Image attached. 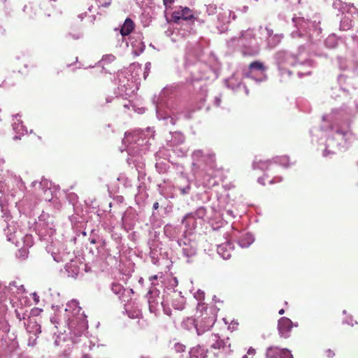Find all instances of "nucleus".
I'll return each instance as SVG.
<instances>
[{"label":"nucleus","mask_w":358,"mask_h":358,"mask_svg":"<svg viewBox=\"0 0 358 358\" xmlns=\"http://www.w3.org/2000/svg\"><path fill=\"white\" fill-rule=\"evenodd\" d=\"M183 301H184V299H182V297L177 295L176 298L173 299V300H172V306L176 310H182L185 307Z\"/></svg>","instance_id":"9d476101"},{"label":"nucleus","mask_w":358,"mask_h":358,"mask_svg":"<svg viewBox=\"0 0 358 358\" xmlns=\"http://www.w3.org/2000/svg\"><path fill=\"white\" fill-rule=\"evenodd\" d=\"M175 349L177 352H184L185 350V346L180 343H176L175 345Z\"/></svg>","instance_id":"6ab92c4d"},{"label":"nucleus","mask_w":358,"mask_h":358,"mask_svg":"<svg viewBox=\"0 0 358 358\" xmlns=\"http://www.w3.org/2000/svg\"><path fill=\"white\" fill-rule=\"evenodd\" d=\"M206 350L200 346L192 348L189 351V358H205Z\"/></svg>","instance_id":"6e6552de"},{"label":"nucleus","mask_w":358,"mask_h":358,"mask_svg":"<svg viewBox=\"0 0 358 358\" xmlns=\"http://www.w3.org/2000/svg\"><path fill=\"white\" fill-rule=\"evenodd\" d=\"M82 325H83V328H85L86 324H85V322L84 320L82 322Z\"/></svg>","instance_id":"b1692460"},{"label":"nucleus","mask_w":358,"mask_h":358,"mask_svg":"<svg viewBox=\"0 0 358 358\" xmlns=\"http://www.w3.org/2000/svg\"><path fill=\"white\" fill-rule=\"evenodd\" d=\"M29 250L26 248H22L18 250L17 254V257L22 259H25L28 257Z\"/></svg>","instance_id":"ddd939ff"},{"label":"nucleus","mask_w":358,"mask_h":358,"mask_svg":"<svg viewBox=\"0 0 358 358\" xmlns=\"http://www.w3.org/2000/svg\"><path fill=\"white\" fill-rule=\"evenodd\" d=\"M172 18L174 22L178 23L180 20L185 21L194 20L195 19L193 11L187 8H182L181 10H176L172 13Z\"/></svg>","instance_id":"7ed1b4c3"},{"label":"nucleus","mask_w":358,"mask_h":358,"mask_svg":"<svg viewBox=\"0 0 358 358\" xmlns=\"http://www.w3.org/2000/svg\"><path fill=\"white\" fill-rule=\"evenodd\" d=\"M267 358H293L290 351L278 347H271L266 351Z\"/></svg>","instance_id":"20e7f679"},{"label":"nucleus","mask_w":358,"mask_h":358,"mask_svg":"<svg viewBox=\"0 0 358 358\" xmlns=\"http://www.w3.org/2000/svg\"><path fill=\"white\" fill-rule=\"evenodd\" d=\"M248 68L250 71L256 70V71H259L261 72H264L266 69L264 63L260 61H255V62H251L249 64Z\"/></svg>","instance_id":"1a4fd4ad"},{"label":"nucleus","mask_w":358,"mask_h":358,"mask_svg":"<svg viewBox=\"0 0 358 358\" xmlns=\"http://www.w3.org/2000/svg\"><path fill=\"white\" fill-rule=\"evenodd\" d=\"M99 7L108 8L112 3V0H94Z\"/></svg>","instance_id":"4468645a"},{"label":"nucleus","mask_w":358,"mask_h":358,"mask_svg":"<svg viewBox=\"0 0 358 358\" xmlns=\"http://www.w3.org/2000/svg\"><path fill=\"white\" fill-rule=\"evenodd\" d=\"M112 290L115 294H119L122 290V287L119 283H113L112 285Z\"/></svg>","instance_id":"2eb2a0df"},{"label":"nucleus","mask_w":358,"mask_h":358,"mask_svg":"<svg viewBox=\"0 0 358 358\" xmlns=\"http://www.w3.org/2000/svg\"><path fill=\"white\" fill-rule=\"evenodd\" d=\"M134 28L135 24L134 21L131 18L127 17L120 29V34L122 36H129L134 31Z\"/></svg>","instance_id":"0eeeda50"},{"label":"nucleus","mask_w":358,"mask_h":358,"mask_svg":"<svg viewBox=\"0 0 358 358\" xmlns=\"http://www.w3.org/2000/svg\"><path fill=\"white\" fill-rule=\"evenodd\" d=\"M284 313H285L284 309H280V310H279V314H280V315H282V314H284Z\"/></svg>","instance_id":"4be33fe9"},{"label":"nucleus","mask_w":358,"mask_h":358,"mask_svg":"<svg viewBox=\"0 0 358 358\" xmlns=\"http://www.w3.org/2000/svg\"><path fill=\"white\" fill-rule=\"evenodd\" d=\"M158 276L157 275H152L149 278V280L152 282L155 280H157Z\"/></svg>","instance_id":"aec40b11"},{"label":"nucleus","mask_w":358,"mask_h":358,"mask_svg":"<svg viewBox=\"0 0 358 358\" xmlns=\"http://www.w3.org/2000/svg\"><path fill=\"white\" fill-rule=\"evenodd\" d=\"M272 164L271 160H266V161H257V162L255 164V168L258 169H261L262 171L267 170L270 165Z\"/></svg>","instance_id":"9b49d317"},{"label":"nucleus","mask_w":358,"mask_h":358,"mask_svg":"<svg viewBox=\"0 0 358 358\" xmlns=\"http://www.w3.org/2000/svg\"><path fill=\"white\" fill-rule=\"evenodd\" d=\"M181 192H182V194H186V193H187V191L185 190V189H181Z\"/></svg>","instance_id":"5701e85b"},{"label":"nucleus","mask_w":358,"mask_h":358,"mask_svg":"<svg viewBox=\"0 0 358 358\" xmlns=\"http://www.w3.org/2000/svg\"><path fill=\"white\" fill-rule=\"evenodd\" d=\"M73 324H74L73 321H71V322H70V327H73Z\"/></svg>","instance_id":"393cba45"},{"label":"nucleus","mask_w":358,"mask_h":358,"mask_svg":"<svg viewBox=\"0 0 358 358\" xmlns=\"http://www.w3.org/2000/svg\"><path fill=\"white\" fill-rule=\"evenodd\" d=\"M255 353H256L255 350L252 348H250L248 350L247 354L243 358H254Z\"/></svg>","instance_id":"dca6fc26"},{"label":"nucleus","mask_w":358,"mask_h":358,"mask_svg":"<svg viewBox=\"0 0 358 358\" xmlns=\"http://www.w3.org/2000/svg\"><path fill=\"white\" fill-rule=\"evenodd\" d=\"M217 253L224 259H229L232 257L234 249L231 243L226 241L217 246Z\"/></svg>","instance_id":"423d86ee"},{"label":"nucleus","mask_w":358,"mask_h":358,"mask_svg":"<svg viewBox=\"0 0 358 358\" xmlns=\"http://www.w3.org/2000/svg\"><path fill=\"white\" fill-rule=\"evenodd\" d=\"M175 0H163V4L165 6L166 9L171 8L172 5L173 4Z\"/></svg>","instance_id":"f3484780"},{"label":"nucleus","mask_w":358,"mask_h":358,"mask_svg":"<svg viewBox=\"0 0 358 358\" xmlns=\"http://www.w3.org/2000/svg\"><path fill=\"white\" fill-rule=\"evenodd\" d=\"M293 323L290 319L282 317L278 320V329L281 337L287 338L290 336Z\"/></svg>","instance_id":"f03ea898"},{"label":"nucleus","mask_w":358,"mask_h":358,"mask_svg":"<svg viewBox=\"0 0 358 358\" xmlns=\"http://www.w3.org/2000/svg\"><path fill=\"white\" fill-rule=\"evenodd\" d=\"M194 322L198 334L209 330L215 324V317L207 312L205 303H198Z\"/></svg>","instance_id":"f257e3e1"},{"label":"nucleus","mask_w":358,"mask_h":358,"mask_svg":"<svg viewBox=\"0 0 358 358\" xmlns=\"http://www.w3.org/2000/svg\"><path fill=\"white\" fill-rule=\"evenodd\" d=\"M91 243H95V241H94V240H92V241H91Z\"/></svg>","instance_id":"a878e982"},{"label":"nucleus","mask_w":358,"mask_h":358,"mask_svg":"<svg viewBox=\"0 0 358 358\" xmlns=\"http://www.w3.org/2000/svg\"><path fill=\"white\" fill-rule=\"evenodd\" d=\"M206 344L209 347V350L215 355H217L215 350L224 348V341L217 334H210L208 338Z\"/></svg>","instance_id":"39448f33"},{"label":"nucleus","mask_w":358,"mask_h":358,"mask_svg":"<svg viewBox=\"0 0 358 358\" xmlns=\"http://www.w3.org/2000/svg\"><path fill=\"white\" fill-rule=\"evenodd\" d=\"M274 163H278L285 167L289 166V157L287 156H278L273 158Z\"/></svg>","instance_id":"f8f14e48"},{"label":"nucleus","mask_w":358,"mask_h":358,"mask_svg":"<svg viewBox=\"0 0 358 358\" xmlns=\"http://www.w3.org/2000/svg\"><path fill=\"white\" fill-rule=\"evenodd\" d=\"M158 208H159V203L158 202L154 203V204H153V209L154 210H157V209H158Z\"/></svg>","instance_id":"412c9836"},{"label":"nucleus","mask_w":358,"mask_h":358,"mask_svg":"<svg viewBox=\"0 0 358 358\" xmlns=\"http://www.w3.org/2000/svg\"><path fill=\"white\" fill-rule=\"evenodd\" d=\"M324 356L327 358H332L335 356V352L331 349L324 351Z\"/></svg>","instance_id":"a211bd4d"}]
</instances>
